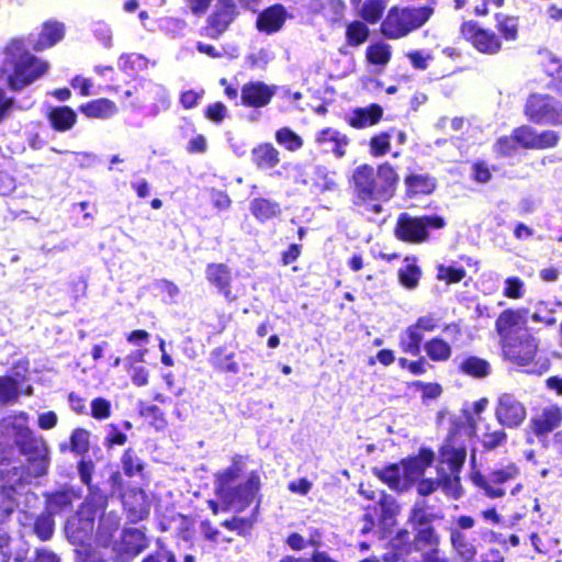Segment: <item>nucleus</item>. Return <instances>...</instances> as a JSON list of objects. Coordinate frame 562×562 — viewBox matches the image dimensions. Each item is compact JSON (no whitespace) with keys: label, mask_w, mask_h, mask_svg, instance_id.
<instances>
[{"label":"nucleus","mask_w":562,"mask_h":562,"mask_svg":"<svg viewBox=\"0 0 562 562\" xmlns=\"http://www.w3.org/2000/svg\"><path fill=\"white\" fill-rule=\"evenodd\" d=\"M248 456L235 453L231 457L228 467L221 469L214 473V493L218 501L209 499L207 506L214 515L223 509L235 513L246 510L254 502H256L252 510L255 516L260 508L262 495V480L259 471H250L244 481Z\"/></svg>","instance_id":"f257e3e1"},{"label":"nucleus","mask_w":562,"mask_h":562,"mask_svg":"<svg viewBox=\"0 0 562 562\" xmlns=\"http://www.w3.org/2000/svg\"><path fill=\"white\" fill-rule=\"evenodd\" d=\"M4 55L0 77L5 79L8 88L12 91H20L30 86L49 68L48 63L31 54L21 40H11L4 47Z\"/></svg>","instance_id":"f03ea898"},{"label":"nucleus","mask_w":562,"mask_h":562,"mask_svg":"<svg viewBox=\"0 0 562 562\" xmlns=\"http://www.w3.org/2000/svg\"><path fill=\"white\" fill-rule=\"evenodd\" d=\"M398 177L389 164L381 165L375 172L373 167L363 165L353 173V184L357 196L373 213L381 212V201H387L392 198Z\"/></svg>","instance_id":"7ed1b4c3"},{"label":"nucleus","mask_w":562,"mask_h":562,"mask_svg":"<svg viewBox=\"0 0 562 562\" xmlns=\"http://www.w3.org/2000/svg\"><path fill=\"white\" fill-rule=\"evenodd\" d=\"M11 428L14 443L19 452L26 458L33 475L35 477L46 475L49 465V451L46 441L36 436L26 423L12 424Z\"/></svg>","instance_id":"20e7f679"},{"label":"nucleus","mask_w":562,"mask_h":562,"mask_svg":"<svg viewBox=\"0 0 562 562\" xmlns=\"http://www.w3.org/2000/svg\"><path fill=\"white\" fill-rule=\"evenodd\" d=\"M432 13L434 10L429 7H393L381 23V32L391 40L404 37L422 27Z\"/></svg>","instance_id":"39448f33"},{"label":"nucleus","mask_w":562,"mask_h":562,"mask_svg":"<svg viewBox=\"0 0 562 562\" xmlns=\"http://www.w3.org/2000/svg\"><path fill=\"white\" fill-rule=\"evenodd\" d=\"M502 350L505 360L517 367H527L525 371L532 374H542L549 369L547 359L535 361L538 342L528 334H520L518 337L502 342Z\"/></svg>","instance_id":"423d86ee"},{"label":"nucleus","mask_w":562,"mask_h":562,"mask_svg":"<svg viewBox=\"0 0 562 562\" xmlns=\"http://www.w3.org/2000/svg\"><path fill=\"white\" fill-rule=\"evenodd\" d=\"M465 448L457 443L453 437L449 438L440 450V464L438 473L443 484V490L453 498L461 495L459 472L465 460Z\"/></svg>","instance_id":"0eeeda50"},{"label":"nucleus","mask_w":562,"mask_h":562,"mask_svg":"<svg viewBox=\"0 0 562 562\" xmlns=\"http://www.w3.org/2000/svg\"><path fill=\"white\" fill-rule=\"evenodd\" d=\"M294 184L302 187L311 194H321L338 190V183L334 179V173L326 167L316 165L312 167L296 166Z\"/></svg>","instance_id":"6e6552de"},{"label":"nucleus","mask_w":562,"mask_h":562,"mask_svg":"<svg viewBox=\"0 0 562 562\" xmlns=\"http://www.w3.org/2000/svg\"><path fill=\"white\" fill-rule=\"evenodd\" d=\"M443 226V218L437 215L413 217L407 214H402L397 220L395 235L398 239L404 241L423 243L428 237V227L442 228Z\"/></svg>","instance_id":"1a4fd4ad"},{"label":"nucleus","mask_w":562,"mask_h":562,"mask_svg":"<svg viewBox=\"0 0 562 562\" xmlns=\"http://www.w3.org/2000/svg\"><path fill=\"white\" fill-rule=\"evenodd\" d=\"M149 546L144 530L135 527L124 528L120 539L113 542L112 550L119 562H131Z\"/></svg>","instance_id":"9d476101"},{"label":"nucleus","mask_w":562,"mask_h":562,"mask_svg":"<svg viewBox=\"0 0 562 562\" xmlns=\"http://www.w3.org/2000/svg\"><path fill=\"white\" fill-rule=\"evenodd\" d=\"M526 114L538 124H562V108L548 95H531L526 104Z\"/></svg>","instance_id":"9b49d317"},{"label":"nucleus","mask_w":562,"mask_h":562,"mask_svg":"<svg viewBox=\"0 0 562 562\" xmlns=\"http://www.w3.org/2000/svg\"><path fill=\"white\" fill-rule=\"evenodd\" d=\"M519 469L516 464L509 463L501 469L494 470L486 477L482 474L473 475V483L484 491L490 498H501L505 495V488L495 484H503L518 476Z\"/></svg>","instance_id":"f8f14e48"},{"label":"nucleus","mask_w":562,"mask_h":562,"mask_svg":"<svg viewBox=\"0 0 562 562\" xmlns=\"http://www.w3.org/2000/svg\"><path fill=\"white\" fill-rule=\"evenodd\" d=\"M237 16L234 0H218V7L209 15L203 34L212 40L221 37Z\"/></svg>","instance_id":"ddd939ff"},{"label":"nucleus","mask_w":562,"mask_h":562,"mask_svg":"<svg viewBox=\"0 0 562 562\" xmlns=\"http://www.w3.org/2000/svg\"><path fill=\"white\" fill-rule=\"evenodd\" d=\"M123 509L130 524H137L149 516L150 503L140 487H130L121 494Z\"/></svg>","instance_id":"4468645a"},{"label":"nucleus","mask_w":562,"mask_h":562,"mask_svg":"<svg viewBox=\"0 0 562 562\" xmlns=\"http://www.w3.org/2000/svg\"><path fill=\"white\" fill-rule=\"evenodd\" d=\"M292 15L282 3H273L257 12L255 22L259 33L271 35L280 32Z\"/></svg>","instance_id":"2eb2a0df"},{"label":"nucleus","mask_w":562,"mask_h":562,"mask_svg":"<svg viewBox=\"0 0 562 562\" xmlns=\"http://www.w3.org/2000/svg\"><path fill=\"white\" fill-rule=\"evenodd\" d=\"M205 280L211 286L216 289L228 303L236 301L237 296L233 294L232 291L233 271L226 263H207L205 267Z\"/></svg>","instance_id":"dca6fc26"},{"label":"nucleus","mask_w":562,"mask_h":562,"mask_svg":"<svg viewBox=\"0 0 562 562\" xmlns=\"http://www.w3.org/2000/svg\"><path fill=\"white\" fill-rule=\"evenodd\" d=\"M515 140L518 145L529 149H548L557 146L560 136L554 131L537 133L530 126L524 125L514 131Z\"/></svg>","instance_id":"f3484780"},{"label":"nucleus","mask_w":562,"mask_h":562,"mask_svg":"<svg viewBox=\"0 0 562 562\" xmlns=\"http://www.w3.org/2000/svg\"><path fill=\"white\" fill-rule=\"evenodd\" d=\"M44 497L45 510L55 516L71 512L74 502L80 499L81 493L79 490L65 484L55 491L46 492Z\"/></svg>","instance_id":"a211bd4d"},{"label":"nucleus","mask_w":562,"mask_h":562,"mask_svg":"<svg viewBox=\"0 0 562 562\" xmlns=\"http://www.w3.org/2000/svg\"><path fill=\"white\" fill-rule=\"evenodd\" d=\"M276 94V88L263 81H248L240 89V103L246 108L267 106Z\"/></svg>","instance_id":"6ab92c4d"},{"label":"nucleus","mask_w":562,"mask_h":562,"mask_svg":"<svg viewBox=\"0 0 562 562\" xmlns=\"http://www.w3.org/2000/svg\"><path fill=\"white\" fill-rule=\"evenodd\" d=\"M95 529V518L80 513L77 509L76 514L68 518L65 525V532L68 540L76 546L86 544L90 540Z\"/></svg>","instance_id":"aec40b11"},{"label":"nucleus","mask_w":562,"mask_h":562,"mask_svg":"<svg viewBox=\"0 0 562 562\" xmlns=\"http://www.w3.org/2000/svg\"><path fill=\"white\" fill-rule=\"evenodd\" d=\"M461 32L463 36L482 53L495 54L501 49V41L496 34L492 31L481 29L473 22L463 23Z\"/></svg>","instance_id":"412c9836"},{"label":"nucleus","mask_w":562,"mask_h":562,"mask_svg":"<svg viewBox=\"0 0 562 562\" xmlns=\"http://www.w3.org/2000/svg\"><path fill=\"white\" fill-rule=\"evenodd\" d=\"M495 414L498 422L506 427H517L526 418L524 405L510 394L499 396Z\"/></svg>","instance_id":"4be33fe9"},{"label":"nucleus","mask_w":562,"mask_h":562,"mask_svg":"<svg viewBox=\"0 0 562 562\" xmlns=\"http://www.w3.org/2000/svg\"><path fill=\"white\" fill-rule=\"evenodd\" d=\"M525 310H506L496 319L495 328L501 338V344L518 337L517 330L525 323Z\"/></svg>","instance_id":"5701e85b"},{"label":"nucleus","mask_w":562,"mask_h":562,"mask_svg":"<svg viewBox=\"0 0 562 562\" xmlns=\"http://www.w3.org/2000/svg\"><path fill=\"white\" fill-rule=\"evenodd\" d=\"M250 159L258 170H271L280 165L281 153L272 143L262 142L251 149Z\"/></svg>","instance_id":"b1692460"},{"label":"nucleus","mask_w":562,"mask_h":562,"mask_svg":"<svg viewBox=\"0 0 562 562\" xmlns=\"http://www.w3.org/2000/svg\"><path fill=\"white\" fill-rule=\"evenodd\" d=\"M562 423V409L557 404L543 407L531 420L536 435H547Z\"/></svg>","instance_id":"393cba45"},{"label":"nucleus","mask_w":562,"mask_h":562,"mask_svg":"<svg viewBox=\"0 0 562 562\" xmlns=\"http://www.w3.org/2000/svg\"><path fill=\"white\" fill-rule=\"evenodd\" d=\"M110 494L100 486L90 487L85 501L79 505L78 509H80L81 514L83 513L97 519L106 514Z\"/></svg>","instance_id":"a878e982"},{"label":"nucleus","mask_w":562,"mask_h":562,"mask_svg":"<svg viewBox=\"0 0 562 562\" xmlns=\"http://www.w3.org/2000/svg\"><path fill=\"white\" fill-rule=\"evenodd\" d=\"M249 211L257 222L261 224L280 218L282 215L281 204L265 196L254 198L249 202Z\"/></svg>","instance_id":"bb28decb"},{"label":"nucleus","mask_w":562,"mask_h":562,"mask_svg":"<svg viewBox=\"0 0 562 562\" xmlns=\"http://www.w3.org/2000/svg\"><path fill=\"white\" fill-rule=\"evenodd\" d=\"M46 119L54 131L67 132L76 125L77 113L68 105H58L47 111Z\"/></svg>","instance_id":"cd10ccee"},{"label":"nucleus","mask_w":562,"mask_h":562,"mask_svg":"<svg viewBox=\"0 0 562 562\" xmlns=\"http://www.w3.org/2000/svg\"><path fill=\"white\" fill-rule=\"evenodd\" d=\"M316 143L319 146H330L328 150H330L335 157L341 158L346 155L349 138L346 134H341L335 128L326 127L317 133Z\"/></svg>","instance_id":"c85d7f7f"},{"label":"nucleus","mask_w":562,"mask_h":562,"mask_svg":"<svg viewBox=\"0 0 562 562\" xmlns=\"http://www.w3.org/2000/svg\"><path fill=\"white\" fill-rule=\"evenodd\" d=\"M470 424V434L476 436L487 448H495L505 439V432L502 429H491V426L483 423L481 417L474 420L468 417Z\"/></svg>","instance_id":"c756f323"},{"label":"nucleus","mask_w":562,"mask_h":562,"mask_svg":"<svg viewBox=\"0 0 562 562\" xmlns=\"http://www.w3.org/2000/svg\"><path fill=\"white\" fill-rule=\"evenodd\" d=\"M210 363L217 373L238 374L240 371L235 352L228 351L224 346L217 347L211 352Z\"/></svg>","instance_id":"7c9ffc66"},{"label":"nucleus","mask_w":562,"mask_h":562,"mask_svg":"<svg viewBox=\"0 0 562 562\" xmlns=\"http://www.w3.org/2000/svg\"><path fill=\"white\" fill-rule=\"evenodd\" d=\"M65 36V25L64 23L55 20H49L43 23L41 33L38 35L37 42L34 44V49L37 52L47 49L59 41H61Z\"/></svg>","instance_id":"2f4dec72"},{"label":"nucleus","mask_w":562,"mask_h":562,"mask_svg":"<svg viewBox=\"0 0 562 562\" xmlns=\"http://www.w3.org/2000/svg\"><path fill=\"white\" fill-rule=\"evenodd\" d=\"M376 474L393 490L403 491L412 484L411 477L407 475L408 472L403 462L400 464L389 465L385 469L378 471Z\"/></svg>","instance_id":"473e14b6"},{"label":"nucleus","mask_w":562,"mask_h":562,"mask_svg":"<svg viewBox=\"0 0 562 562\" xmlns=\"http://www.w3.org/2000/svg\"><path fill=\"white\" fill-rule=\"evenodd\" d=\"M79 111L88 119L105 120L114 115L117 108L112 100L100 98L80 104Z\"/></svg>","instance_id":"72a5a7b5"},{"label":"nucleus","mask_w":562,"mask_h":562,"mask_svg":"<svg viewBox=\"0 0 562 562\" xmlns=\"http://www.w3.org/2000/svg\"><path fill=\"white\" fill-rule=\"evenodd\" d=\"M99 525L95 530V539L102 547H109L114 538L115 532L120 528V517L114 513H106L100 517Z\"/></svg>","instance_id":"f704fd0d"},{"label":"nucleus","mask_w":562,"mask_h":562,"mask_svg":"<svg viewBox=\"0 0 562 562\" xmlns=\"http://www.w3.org/2000/svg\"><path fill=\"white\" fill-rule=\"evenodd\" d=\"M120 462L125 476L130 479L135 476L144 477L147 464L136 449L132 447L126 448L122 452Z\"/></svg>","instance_id":"c9c22d12"},{"label":"nucleus","mask_w":562,"mask_h":562,"mask_svg":"<svg viewBox=\"0 0 562 562\" xmlns=\"http://www.w3.org/2000/svg\"><path fill=\"white\" fill-rule=\"evenodd\" d=\"M434 460V452L429 449H420L417 457L409 458L403 461L405 469L408 472L412 483L418 480L425 472L426 468L430 465Z\"/></svg>","instance_id":"e433bc0d"},{"label":"nucleus","mask_w":562,"mask_h":562,"mask_svg":"<svg viewBox=\"0 0 562 562\" xmlns=\"http://www.w3.org/2000/svg\"><path fill=\"white\" fill-rule=\"evenodd\" d=\"M423 340L424 333H419L412 324L400 334L398 346L403 352L418 356Z\"/></svg>","instance_id":"4c0bfd02"},{"label":"nucleus","mask_w":562,"mask_h":562,"mask_svg":"<svg viewBox=\"0 0 562 562\" xmlns=\"http://www.w3.org/2000/svg\"><path fill=\"white\" fill-rule=\"evenodd\" d=\"M383 115V109L378 104L353 110V127L366 128L375 125Z\"/></svg>","instance_id":"58836bf2"},{"label":"nucleus","mask_w":562,"mask_h":562,"mask_svg":"<svg viewBox=\"0 0 562 562\" xmlns=\"http://www.w3.org/2000/svg\"><path fill=\"white\" fill-rule=\"evenodd\" d=\"M561 302H546L539 301L535 304V310L531 314V321L544 326H552L557 323V307L561 306Z\"/></svg>","instance_id":"ea45409f"},{"label":"nucleus","mask_w":562,"mask_h":562,"mask_svg":"<svg viewBox=\"0 0 562 562\" xmlns=\"http://www.w3.org/2000/svg\"><path fill=\"white\" fill-rule=\"evenodd\" d=\"M274 139L278 145L290 153H295L302 149L304 146L303 138L288 126H283L277 130L274 133Z\"/></svg>","instance_id":"a19ab883"},{"label":"nucleus","mask_w":562,"mask_h":562,"mask_svg":"<svg viewBox=\"0 0 562 562\" xmlns=\"http://www.w3.org/2000/svg\"><path fill=\"white\" fill-rule=\"evenodd\" d=\"M424 349H425L427 356L432 361H439V362L447 361L451 357V353H452L450 344L441 337H435V338H431L430 340H428L425 344Z\"/></svg>","instance_id":"79ce46f5"},{"label":"nucleus","mask_w":562,"mask_h":562,"mask_svg":"<svg viewBox=\"0 0 562 562\" xmlns=\"http://www.w3.org/2000/svg\"><path fill=\"white\" fill-rule=\"evenodd\" d=\"M450 540L453 549L463 562H470L474 559L476 554L475 547L467 540L465 535L460 530L451 529Z\"/></svg>","instance_id":"37998d69"},{"label":"nucleus","mask_w":562,"mask_h":562,"mask_svg":"<svg viewBox=\"0 0 562 562\" xmlns=\"http://www.w3.org/2000/svg\"><path fill=\"white\" fill-rule=\"evenodd\" d=\"M389 0H363L358 8V15L368 23H376L386 5Z\"/></svg>","instance_id":"c03bdc74"},{"label":"nucleus","mask_w":562,"mask_h":562,"mask_svg":"<svg viewBox=\"0 0 562 562\" xmlns=\"http://www.w3.org/2000/svg\"><path fill=\"white\" fill-rule=\"evenodd\" d=\"M422 272L416 260L412 258H405L403 267L398 270V278L401 284L406 289L413 290L418 285Z\"/></svg>","instance_id":"a18cd8bd"},{"label":"nucleus","mask_w":562,"mask_h":562,"mask_svg":"<svg viewBox=\"0 0 562 562\" xmlns=\"http://www.w3.org/2000/svg\"><path fill=\"white\" fill-rule=\"evenodd\" d=\"M91 432L83 427H76L69 436V449L77 456H85L90 450Z\"/></svg>","instance_id":"49530a36"},{"label":"nucleus","mask_w":562,"mask_h":562,"mask_svg":"<svg viewBox=\"0 0 562 562\" xmlns=\"http://www.w3.org/2000/svg\"><path fill=\"white\" fill-rule=\"evenodd\" d=\"M405 184L409 193L429 194L436 187V181L428 175H411L405 179Z\"/></svg>","instance_id":"de8ad7c7"},{"label":"nucleus","mask_w":562,"mask_h":562,"mask_svg":"<svg viewBox=\"0 0 562 562\" xmlns=\"http://www.w3.org/2000/svg\"><path fill=\"white\" fill-rule=\"evenodd\" d=\"M374 515L379 516V522L383 529L394 525V517L397 513V507L391 498L382 497L378 502V506L373 509Z\"/></svg>","instance_id":"09e8293b"},{"label":"nucleus","mask_w":562,"mask_h":562,"mask_svg":"<svg viewBox=\"0 0 562 562\" xmlns=\"http://www.w3.org/2000/svg\"><path fill=\"white\" fill-rule=\"evenodd\" d=\"M490 363L479 357L470 356L464 358L460 363V370L473 378H484L490 373Z\"/></svg>","instance_id":"8fccbe9b"},{"label":"nucleus","mask_w":562,"mask_h":562,"mask_svg":"<svg viewBox=\"0 0 562 562\" xmlns=\"http://www.w3.org/2000/svg\"><path fill=\"white\" fill-rule=\"evenodd\" d=\"M391 46L383 42H376L371 44L367 48L366 57L367 60L375 66L384 67L389 64L391 59Z\"/></svg>","instance_id":"3c124183"},{"label":"nucleus","mask_w":562,"mask_h":562,"mask_svg":"<svg viewBox=\"0 0 562 562\" xmlns=\"http://www.w3.org/2000/svg\"><path fill=\"white\" fill-rule=\"evenodd\" d=\"M54 515H50L47 510L38 515L33 524V532L41 541L49 540L54 535L55 521Z\"/></svg>","instance_id":"603ef678"},{"label":"nucleus","mask_w":562,"mask_h":562,"mask_svg":"<svg viewBox=\"0 0 562 562\" xmlns=\"http://www.w3.org/2000/svg\"><path fill=\"white\" fill-rule=\"evenodd\" d=\"M221 525L229 531H236L238 536L246 537L250 535L254 528L255 518L233 516L223 520Z\"/></svg>","instance_id":"864d4df0"},{"label":"nucleus","mask_w":562,"mask_h":562,"mask_svg":"<svg viewBox=\"0 0 562 562\" xmlns=\"http://www.w3.org/2000/svg\"><path fill=\"white\" fill-rule=\"evenodd\" d=\"M19 398V383L13 376H0V403L8 404Z\"/></svg>","instance_id":"5fc2aeb1"},{"label":"nucleus","mask_w":562,"mask_h":562,"mask_svg":"<svg viewBox=\"0 0 562 562\" xmlns=\"http://www.w3.org/2000/svg\"><path fill=\"white\" fill-rule=\"evenodd\" d=\"M526 294V283L518 277H508L503 283V295L510 300H520Z\"/></svg>","instance_id":"6e6d98bb"},{"label":"nucleus","mask_w":562,"mask_h":562,"mask_svg":"<svg viewBox=\"0 0 562 562\" xmlns=\"http://www.w3.org/2000/svg\"><path fill=\"white\" fill-rule=\"evenodd\" d=\"M497 29L506 41H515L518 34V20L515 16L496 14Z\"/></svg>","instance_id":"4d7b16f0"},{"label":"nucleus","mask_w":562,"mask_h":562,"mask_svg":"<svg viewBox=\"0 0 562 562\" xmlns=\"http://www.w3.org/2000/svg\"><path fill=\"white\" fill-rule=\"evenodd\" d=\"M467 272L462 267L438 265L437 279L445 281L447 284L460 282Z\"/></svg>","instance_id":"13d9d810"},{"label":"nucleus","mask_w":562,"mask_h":562,"mask_svg":"<svg viewBox=\"0 0 562 562\" xmlns=\"http://www.w3.org/2000/svg\"><path fill=\"white\" fill-rule=\"evenodd\" d=\"M76 562H106L103 553L91 544H82L75 550Z\"/></svg>","instance_id":"bf43d9fd"},{"label":"nucleus","mask_w":562,"mask_h":562,"mask_svg":"<svg viewBox=\"0 0 562 562\" xmlns=\"http://www.w3.org/2000/svg\"><path fill=\"white\" fill-rule=\"evenodd\" d=\"M112 414L111 402L105 397H95L91 401L90 415L97 420L108 419Z\"/></svg>","instance_id":"052dcab7"},{"label":"nucleus","mask_w":562,"mask_h":562,"mask_svg":"<svg viewBox=\"0 0 562 562\" xmlns=\"http://www.w3.org/2000/svg\"><path fill=\"white\" fill-rule=\"evenodd\" d=\"M139 414L148 418L156 429H162L167 425L164 412L156 405H146L140 408Z\"/></svg>","instance_id":"680f3d73"},{"label":"nucleus","mask_w":562,"mask_h":562,"mask_svg":"<svg viewBox=\"0 0 562 562\" xmlns=\"http://www.w3.org/2000/svg\"><path fill=\"white\" fill-rule=\"evenodd\" d=\"M441 318L436 313L419 316L413 324L419 333H431L439 328Z\"/></svg>","instance_id":"e2e57ef3"},{"label":"nucleus","mask_w":562,"mask_h":562,"mask_svg":"<svg viewBox=\"0 0 562 562\" xmlns=\"http://www.w3.org/2000/svg\"><path fill=\"white\" fill-rule=\"evenodd\" d=\"M94 462L92 460H86L81 459L77 462V471L80 477V481L87 486L89 490L90 487H97V484L92 483V476L94 473Z\"/></svg>","instance_id":"0e129e2a"},{"label":"nucleus","mask_w":562,"mask_h":562,"mask_svg":"<svg viewBox=\"0 0 562 562\" xmlns=\"http://www.w3.org/2000/svg\"><path fill=\"white\" fill-rule=\"evenodd\" d=\"M140 562H178V559L172 550L161 544L155 551L146 554Z\"/></svg>","instance_id":"69168bd1"},{"label":"nucleus","mask_w":562,"mask_h":562,"mask_svg":"<svg viewBox=\"0 0 562 562\" xmlns=\"http://www.w3.org/2000/svg\"><path fill=\"white\" fill-rule=\"evenodd\" d=\"M391 135L389 133H381L373 136L370 140V153L375 156H383L390 150Z\"/></svg>","instance_id":"338daca9"},{"label":"nucleus","mask_w":562,"mask_h":562,"mask_svg":"<svg viewBox=\"0 0 562 562\" xmlns=\"http://www.w3.org/2000/svg\"><path fill=\"white\" fill-rule=\"evenodd\" d=\"M204 115L207 120L218 124L226 116V108L222 102H214L205 109Z\"/></svg>","instance_id":"774afa93"}]
</instances>
